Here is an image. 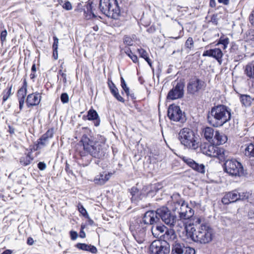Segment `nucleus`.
I'll list each match as a JSON object with an SVG mask.
<instances>
[{"instance_id": "1", "label": "nucleus", "mask_w": 254, "mask_h": 254, "mask_svg": "<svg viewBox=\"0 0 254 254\" xmlns=\"http://www.w3.org/2000/svg\"><path fill=\"white\" fill-rule=\"evenodd\" d=\"M160 218L168 226L175 228L177 231H180L184 225L183 222L177 219V217L171 214L167 207L163 206L157 209L156 211L146 212L142 219H138L136 222H141L147 227L148 225H153L159 222Z\"/></svg>"}, {"instance_id": "2", "label": "nucleus", "mask_w": 254, "mask_h": 254, "mask_svg": "<svg viewBox=\"0 0 254 254\" xmlns=\"http://www.w3.org/2000/svg\"><path fill=\"white\" fill-rule=\"evenodd\" d=\"M80 142L82 144L76 146V153L80 156V159L85 161L86 165L90 162V156L100 158L104 156L105 151L103 145L104 144L94 140L91 135L83 134Z\"/></svg>"}, {"instance_id": "3", "label": "nucleus", "mask_w": 254, "mask_h": 254, "mask_svg": "<svg viewBox=\"0 0 254 254\" xmlns=\"http://www.w3.org/2000/svg\"><path fill=\"white\" fill-rule=\"evenodd\" d=\"M186 235L193 241L201 244H206L212 240L213 230L208 224H201L197 227V231L192 225L185 226Z\"/></svg>"}, {"instance_id": "4", "label": "nucleus", "mask_w": 254, "mask_h": 254, "mask_svg": "<svg viewBox=\"0 0 254 254\" xmlns=\"http://www.w3.org/2000/svg\"><path fill=\"white\" fill-rule=\"evenodd\" d=\"M231 117V109L226 106L220 105L212 108L208 120L212 126L219 127L229 121Z\"/></svg>"}, {"instance_id": "5", "label": "nucleus", "mask_w": 254, "mask_h": 254, "mask_svg": "<svg viewBox=\"0 0 254 254\" xmlns=\"http://www.w3.org/2000/svg\"><path fill=\"white\" fill-rule=\"evenodd\" d=\"M173 197L175 198V199L173 200L172 205V210L178 213L181 219H188L191 218L194 214L193 210L190 207L188 204L180 198L179 195H174ZM177 219H178L177 218ZM180 220L184 222L181 219ZM183 223L184 225L182 228L186 226L185 223Z\"/></svg>"}, {"instance_id": "6", "label": "nucleus", "mask_w": 254, "mask_h": 254, "mask_svg": "<svg viewBox=\"0 0 254 254\" xmlns=\"http://www.w3.org/2000/svg\"><path fill=\"white\" fill-rule=\"evenodd\" d=\"M179 139L186 147L195 150L199 146V136L189 128L182 129L179 133Z\"/></svg>"}, {"instance_id": "7", "label": "nucleus", "mask_w": 254, "mask_h": 254, "mask_svg": "<svg viewBox=\"0 0 254 254\" xmlns=\"http://www.w3.org/2000/svg\"><path fill=\"white\" fill-rule=\"evenodd\" d=\"M201 152L210 157H217L220 160H224L228 156V152L224 148L206 144L201 146Z\"/></svg>"}, {"instance_id": "8", "label": "nucleus", "mask_w": 254, "mask_h": 254, "mask_svg": "<svg viewBox=\"0 0 254 254\" xmlns=\"http://www.w3.org/2000/svg\"><path fill=\"white\" fill-rule=\"evenodd\" d=\"M225 171L232 176L240 177L245 174L241 163L235 159H228L224 164Z\"/></svg>"}, {"instance_id": "9", "label": "nucleus", "mask_w": 254, "mask_h": 254, "mask_svg": "<svg viewBox=\"0 0 254 254\" xmlns=\"http://www.w3.org/2000/svg\"><path fill=\"white\" fill-rule=\"evenodd\" d=\"M170 251V244L161 240L153 241L149 247L150 254H169Z\"/></svg>"}, {"instance_id": "10", "label": "nucleus", "mask_w": 254, "mask_h": 254, "mask_svg": "<svg viewBox=\"0 0 254 254\" xmlns=\"http://www.w3.org/2000/svg\"><path fill=\"white\" fill-rule=\"evenodd\" d=\"M146 227L141 222H135L131 225L130 230L136 241L139 244L142 243L145 239Z\"/></svg>"}, {"instance_id": "11", "label": "nucleus", "mask_w": 254, "mask_h": 254, "mask_svg": "<svg viewBox=\"0 0 254 254\" xmlns=\"http://www.w3.org/2000/svg\"><path fill=\"white\" fill-rule=\"evenodd\" d=\"M249 197V193L247 192H238L237 190L232 191L226 193L222 199V202L224 204H228L240 200H245Z\"/></svg>"}, {"instance_id": "12", "label": "nucleus", "mask_w": 254, "mask_h": 254, "mask_svg": "<svg viewBox=\"0 0 254 254\" xmlns=\"http://www.w3.org/2000/svg\"><path fill=\"white\" fill-rule=\"evenodd\" d=\"M206 86V83L202 80L197 77L190 79L187 85L188 93L194 94L200 90L205 89Z\"/></svg>"}, {"instance_id": "13", "label": "nucleus", "mask_w": 254, "mask_h": 254, "mask_svg": "<svg viewBox=\"0 0 254 254\" xmlns=\"http://www.w3.org/2000/svg\"><path fill=\"white\" fill-rule=\"evenodd\" d=\"M169 118L175 122H183L185 120V115L178 106L170 105L168 109Z\"/></svg>"}, {"instance_id": "14", "label": "nucleus", "mask_w": 254, "mask_h": 254, "mask_svg": "<svg viewBox=\"0 0 254 254\" xmlns=\"http://www.w3.org/2000/svg\"><path fill=\"white\" fill-rule=\"evenodd\" d=\"M184 83L178 82L168 93L167 98L168 100H176L182 98L184 96Z\"/></svg>"}, {"instance_id": "15", "label": "nucleus", "mask_w": 254, "mask_h": 254, "mask_svg": "<svg viewBox=\"0 0 254 254\" xmlns=\"http://www.w3.org/2000/svg\"><path fill=\"white\" fill-rule=\"evenodd\" d=\"M163 240L162 241H166L170 246L171 245L172 249L173 248V246L176 244H179L181 243L175 232L173 229L167 230L165 233L162 235Z\"/></svg>"}, {"instance_id": "16", "label": "nucleus", "mask_w": 254, "mask_h": 254, "mask_svg": "<svg viewBox=\"0 0 254 254\" xmlns=\"http://www.w3.org/2000/svg\"><path fill=\"white\" fill-rule=\"evenodd\" d=\"M172 254H195V250L190 247H185L184 244L180 243L173 246Z\"/></svg>"}, {"instance_id": "17", "label": "nucleus", "mask_w": 254, "mask_h": 254, "mask_svg": "<svg viewBox=\"0 0 254 254\" xmlns=\"http://www.w3.org/2000/svg\"><path fill=\"white\" fill-rule=\"evenodd\" d=\"M223 55L221 50L218 48L206 50L202 54L203 57H209L215 59L220 64L221 63Z\"/></svg>"}, {"instance_id": "18", "label": "nucleus", "mask_w": 254, "mask_h": 254, "mask_svg": "<svg viewBox=\"0 0 254 254\" xmlns=\"http://www.w3.org/2000/svg\"><path fill=\"white\" fill-rule=\"evenodd\" d=\"M84 17L86 20L91 19L96 17L94 12L93 0H89L84 6L83 9Z\"/></svg>"}, {"instance_id": "19", "label": "nucleus", "mask_w": 254, "mask_h": 254, "mask_svg": "<svg viewBox=\"0 0 254 254\" xmlns=\"http://www.w3.org/2000/svg\"><path fill=\"white\" fill-rule=\"evenodd\" d=\"M183 161L193 170L201 173H204L205 166L202 164H198L195 162L193 160L187 157L183 158Z\"/></svg>"}, {"instance_id": "20", "label": "nucleus", "mask_w": 254, "mask_h": 254, "mask_svg": "<svg viewBox=\"0 0 254 254\" xmlns=\"http://www.w3.org/2000/svg\"><path fill=\"white\" fill-rule=\"evenodd\" d=\"M41 98L40 94L37 92L29 94L26 100L27 107L36 106L39 105L41 101Z\"/></svg>"}, {"instance_id": "21", "label": "nucleus", "mask_w": 254, "mask_h": 254, "mask_svg": "<svg viewBox=\"0 0 254 254\" xmlns=\"http://www.w3.org/2000/svg\"><path fill=\"white\" fill-rule=\"evenodd\" d=\"M53 136V131L52 129L48 130L38 140L37 145V149L41 148L45 146L49 143V139Z\"/></svg>"}, {"instance_id": "22", "label": "nucleus", "mask_w": 254, "mask_h": 254, "mask_svg": "<svg viewBox=\"0 0 254 254\" xmlns=\"http://www.w3.org/2000/svg\"><path fill=\"white\" fill-rule=\"evenodd\" d=\"M131 195V200L132 202L136 203L145 197V193L142 190H139L136 187H133L129 190Z\"/></svg>"}, {"instance_id": "23", "label": "nucleus", "mask_w": 254, "mask_h": 254, "mask_svg": "<svg viewBox=\"0 0 254 254\" xmlns=\"http://www.w3.org/2000/svg\"><path fill=\"white\" fill-rule=\"evenodd\" d=\"M83 119L93 121L94 126L96 127H98L100 125V120L98 114L95 110L92 109L88 111L87 116H84Z\"/></svg>"}, {"instance_id": "24", "label": "nucleus", "mask_w": 254, "mask_h": 254, "mask_svg": "<svg viewBox=\"0 0 254 254\" xmlns=\"http://www.w3.org/2000/svg\"><path fill=\"white\" fill-rule=\"evenodd\" d=\"M244 73L248 78V80L251 81L252 85L254 86V61L246 65Z\"/></svg>"}, {"instance_id": "25", "label": "nucleus", "mask_w": 254, "mask_h": 254, "mask_svg": "<svg viewBox=\"0 0 254 254\" xmlns=\"http://www.w3.org/2000/svg\"><path fill=\"white\" fill-rule=\"evenodd\" d=\"M111 3L110 0H100L99 7L101 12L108 17H110V6Z\"/></svg>"}, {"instance_id": "26", "label": "nucleus", "mask_w": 254, "mask_h": 254, "mask_svg": "<svg viewBox=\"0 0 254 254\" xmlns=\"http://www.w3.org/2000/svg\"><path fill=\"white\" fill-rule=\"evenodd\" d=\"M110 173H108V174H107L104 172L96 176L94 180V182L96 184L102 185L108 181L110 178Z\"/></svg>"}, {"instance_id": "27", "label": "nucleus", "mask_w": 254, "mask_h": 254, "mask_svg": "<svg viewBox=\"0 0 254 254\" xmlns=\"http://www.w3.org/2000/svg\"><path fill=\"white\" fill-rule=\"evenodd\" d=\"M214 142L217 145L223 144L227 140V137L223 133L216 131L214 135Z\"/></svg>"}, {"instance_id": "28", "label": "nucleus", "mask_w": 254, "mask_h": 254, "mask_svg": "<svg viewBox=\"0 0 254 254\" xmlns=\"http://www.w3.org/2000/svg\"><path fill=\"white\" fill-rule=\"evenodd\" d=\"M75 246L79 250L89 251L93 254L96 253L97 251L96 248L91 245H87L84 243H78Z\"/></svg>"}, {"instance_id": "29", "label": "nucleus", "mask_w": 254, "mask_h": 254, "mask_svg": "<svg viewBox=\"0 0 254 254\" xmlns=\"http://www.w3.org/2000/svg\"><path fill=\"white\" fill-rule=\"evenodd\" d=\"M240 99L242 105L245 107H250L254 101V98L247 94L241 95Z\"/></svg>"}, {"instance_id": "30", "label": "nucleus", "mask_w": 254, "mask_h": 254, "mask_svg": "<svg viewBox=\"0 0 254 254\" xmlns=\"http://www.w3.org/2000/svg\"><path fill=\"white\" fill-rule=\"evenodd\" d=\"M166 229V227L164 226H153L152 227L151 231L152 235L154 237L156 238H158L159 237H162V235H160L161 234L163 233L165 231V230Z\"/></svg>"}, {"instance_id": "31", "label": "nucleus", "mask_w": 254, "mask_h": 254, "mask_svg": "<svg viewBox=\"0 0 254 254\" xmlns=\"http://www.w3.org/2000/svg\"><path fill=\"white\" fill-rule=\"evenodd\" d=\"M202 133L204 137L208 141H210L213 140V137L214 136V129L210 127H206L202 130Z\"/></svg>"}, {"instance_id": "32", "label": "nucleus", "mask_w": 254, "mask_h": 254, "mask_svg": "<svg viewBox=\"0 0 254 254\" xmlns=\"http://www.w3.org/2000/svg\"><path fill=\"white\" fill-rule=\"evenodd\" d=\"M33 160V157L31 156V153H28L20 158V163L23 166H27L29 165L31 161Z\"/></svg>"}, {"instance_id": "33", "label": "nucleus", "mask_w": 254, "mask_h": 254, "mask_svg": "<svg viewBox=\"0 0 254 254\" xmlns=\"http://www.w3.org/2000/svg\"><path fill=\"white\" fill-rule=\"evenodd\" d=\"M245 154L249 157H254V143H250L245 149Z\"/></svg>"}, {"instance_id": "34", "label": "nucleus", "mask_w": 254, "mask_h": 254, "mask_svg": "<svg viewBox=\"0 0 254 254\" xmlns=\"http://www.w3.org/2000/svg\"><path fill=\"white\" fill-rule=\"evenodd\" d=\"M112 11H113V13H112V24L114 25L117 24V26H120L121 24V23L120 21H118V22H117L116 19L120 14V10L119 8H117V9L115 8Z\"/></svg>"}, {"instance_id": "35", "label": "nucleus", "mask_w": 254, "mask_h": 254, "mask_svg": "<svg viewBox=\"0 0 254 254\" xmlns=\"http://www.w3.org/2000/svg\"><path fill=\"white\" fill-rule=\"evenodd\" d=\"M12 88V85H10L9 87H8L7 91H4L3 92V95L2 97V100L3 102L6 101L8 98L9 97V96L11 94V89Z\"/></svg>"}, {"instance_id": "36", "label": "nucleus", "mask_w": 254, "mask_h": 254, "mask_svg": "<svg viewBox=\"0 0 254 254\" xmlns=\"http://www.w3.org/2000/svg\"><path fill=\"white\" fill-rule=\"evenodd\" d=\"M77 208L79 212L85 217L88 218V214L86 210L83 206L80 203L77 205Z\"/></svg>"}, {"instance_id": "37", "label": "nucleus", "mask_w": 254, "mask_h": 254, "mask_svg": "<svg viewBox=\"0 0 254 254\" xmlns=\"http://www.w3.org/2000/svg\"><path fill=\"white\" fill-rule=\"evenodd\" d=\"M229 40L228 38H220L219 39V41L218 43L217 44V45H218L219 44L223 45V49H225L227 48V45L229 44Z\"/></svg>"}, {"instance_id": "38", "label": "nucleus", "mask_w": 254, "mask_h": 254, "mask_svg": "<svg viewBox=\"0 0 254 254\" xmlns=\"http://www.w3.org/2000/svg\"><path fill=\"white\" fill-rule=\"evenodd\" d=\"M193 40L191 37H189L185 43L186 48L191 49L193 47Z\"/></svg>"}, {"instance_id": "39", "label": "nucleus", "mask_w": 254, "mask_h": 254, "mask_svg": "<svg viewBox=\"0 0 254 254\" xmlns=\"http://www.w3.org/2000/svg\"><path fill=\"white\" fill-rule=\"evenodd\" d=\"M62 7L66 10H70L72 8L71 3L68 0H64V3L62 5Z\"/></svg>"}, {"instance_id": "40", "label": "nucleus", "mask_w": 254, "mask_h": 254, "mask_svg": "<svg viewBox=\"0 0 254 254\" xmlns=\"http://www.w3.org/2000/svg\"><path fill=\"white\" fill-rule=\"evenodd\" d=\"M61 100L63 104H65L69 101V97L66 93H63L61 95Z\"/></svg>"}, {"instance_id": "41", "label": "nucleus", "mask_w": 254, "mask_h": 254, "mask_svg": "<svg viewBox=\"0 0 254 254\" xmlns=\"http://www.w3.org/2000/svg\"><path fill=\"white\" fill-rule=\"evenodd\" d=\"M112 94H113L115 98L119 101L122 102H124V98L117 92H116V90L112 88Z\"/></svg>"}, {"instance_id": "42", "label": "nucleus", "mask_w": 254, "mask_h": 254, "mask_svg": "<svg viewBox=\"0 0 254 254\" xmlns=\"http://www.w3.org/2000/svg\"><path fill=\"white\" fill-rule=\"evenodd\" d=\"M27 94V89L20 88L17 92L18 97H25Z\"/></svg>"}, {"instance_id": "43", "label": "nucleus", "mask_w": 254, "mask_h": 254, "mask_svg": "<svg viewBox=\"0 0 254 254\" xmlns=\"http://www.w3.org/2000/svg\"><path fill=\"white\" fill-rule=\"evenodd\" d=\"M125 44L128 46H132L133 44V41L132 39L128 36H125L124 39Z\"/></svg>"}, {"instance_id": "44", "label": "nucleus", "mask_w": 254, "mask_h": 254, "mask_svg": "<svg viewBox=\"0 0 254 254\" xmlns=\"http://www.w3.org/2000/svg\"><path fill=\"white\" fill-rule=\"evenodd\" d=\"M138 52L140 57L145 59L148 56L147 53L144 49L140 48L138 49Z\"/></svg>"}, {"instance_id": "45", "label": "nucleus", "mask_w": 254, "mask_h": 254, "mask_svg": "<svg viewBox=\"0 0 254 254\" xmlns=\"http://www.w3.org/2000/svg\"><path fill=\"white\" fill-rule=\"evenodd\" d=\"M7 34V31L6 30H4L1 32L0 38L2 42L6 40Z\"/></svg>"}, {"instance_id": "46", "label": "nucleus", "mask_w": 254, "mask_h": 254, "mask_svg": "<svg viewBox=\"0 0 254 254\" xmlns=\"http://www.w3.org/2000/svg\"><path fill=\"white\" fill-rule=\"evenodd\" d=\"M53 39H54V43L53 45V49H58V48L59 39L56 36H54L53 37Z\"/></svg>"}, {"instance_id": "47", "label": "nucleus", "mask_w": 254, "mask_h": 254, "mask_svg": "<svg viewBox=\"0 0 254 254\" xmlns=\"http://www.w3.org/2000/svg\"><path fill=\"white\" fill-rule=\"evenodd\" d=\"M202 221V219L201 218L197 217L194 219L193 222V225H195V226H197V225H201V222Z\"/></svg>"}, {"instance_id": "48", "label": "nucleus", "mask_w": 254, "mask_h": 254, "mask_svg": "<svg viewBox=\"0 0 254 254\" xmlns=\"http://www.w3.org/2000/svg\"><path fill=\"white\" fill-rule=\"evenodd\" d=\"M249 20L252 25L254 27V7L249 16Z\"/></svg>"}, {"instance_id": "49", "label": "nucleus", "mask_w": 254, "mask_h": 254, "mask_svg": "<svg viewBox=\"0 0 254 254\" xmlns=\"http://www.w3.org/2000/svg\"><path fill=\"white\" fill-rule=\"evenodd\" d=\"M46 164L44 162H40L38 164V168L40 170H44L46 168Z\"/></svg>"}, {"instance_id": "50", "label": "nucleus", "mask_w": 254, "mask_h": 254, "mask_svg": "<svg viewBox=\"0 0 254 254\" xmlns=\"http://www.w3.org/2000/svg\"><path fill=\"white\" fill-rule=\"evenodd\" d=\"M122 86L126 92L127 95L129 93V88L127 86V85L125 82V81L123 79V82H122Z\"/></svg>"}, {"instance_id": "51", "label": "nucleus", "mask_w": 254, "mask_h": 254, "mask_svg": "<svg viewBox=\"0 0 254 254\" xmlns=\"http://www.w3.org/2000/svg\"><path fill=\"white\" fill-rule=\"evenodd\" d=\"M71 239L72 240H75L77 237V233L75 231H70V232Z\"/></svg>"}, {"instance_id": "52", "label": "nucleus", "mask_w": 254, "mask_h": 254, "mask_svg": "<svg viewBox=\"0 0 254 254\" xmlns=\"http://www.w3.org/2000/svg\"><path fill=\"white\" fill-rule=\"evenodd\" d=\"M128 57L131 59V60L132 61V62L133 63H136L137 62L138 58L136 55H133L132 53V54L129 55V56Z\"/></svg>"}, {"instance_id": "53", "label": "nucleus", "mask_w": 254, "mask_h": 254, "mask_svg": "<svg viewBox=\"0 0 254 254\" xmlns=\"http://www.w3.org/2000/svg\"><path fill=\"white\" fill-rule=\"evenodd\" d=\"M53 57L55 60H57L58 58V49H53Z\"/></svg>"}, {"instance_id": "54", "label": "nucleus", "mask_w": 254, "mask_h": 254, "mask_svg": "<svg viewBox=\"0 0 254 254\" xmlns=\"http://www.w3.org/2000/svg\"><path fill=\"white\" fill-rule=\"evenodd\" d=\"M27 244L30 246L34 244V240L31 237H29L27 239Z\"/></svg>"}, {"instance_id": "55", "label": "nucleus", "mask_w": 254, "mask_h": 254, "mask_svg": "<svg viewBox=\"0 0 254 254\" xmlns=\"http://www.w3.org/2000/svg\"><path fill=\"white\" fill-rule=\"evenodd\" d=\"M124 51H125V53L128 56H129V55L130 54H132V52L131 51H130V50L128 48H126L124 49Z\"/></svg>"}, {"instance_id": "56", "label": "nucleus", "mask_w": 254, "mask_h": 254, "mask_svg": "<svg viewBox=\"0 0 254 254\" xmlns=\"http://www.w3.org/2000/svg\"><path fill=\"white\" fill-rule=\"evenodd\" d=\"M19 103L24 104L25 102V98L23 97H18Z\"/></svg>"}, {"instance_id": "57", "label": "nucleus", "mask_w": 254, "mask_h": 254, "mask_svg": "<svg viewBox=\"0 0 254 254\" xmlns=\"http://www.w3.org/2000/svg\"><path fill=\"white\" fill-rule=\"evenodd\" d=\"M218 1L219 3H222L225 5L228 4L229 2V0H218Z\"/></svg>"}, {"instance_id": "58", "label": "nucleus", "mask_w": 254, "mask_h": 254, "mask_svg": "<svg viewBox=\"0 0 254 254\" xmlns=\"http://www.w3.org/2000/svg\"><path fill=\"white\" fill-rule=\"evenodd\" d=\"M61 76L63 78V82L64 83H66V74L64 73H62Z\"/></svg>"}, {"instance_id": "59", "label": "nucleus", "mask_w": 254, "mask_h": 254, "mask_svg": "<svg viewBox=\"0 0 254 254\" xmlns=\"http://www.w3.org/2000/svg\"><path fill=\"white\" fill-rule=\"evenodd\" d=\"M209 4H210V6L212 7H215V5H216L215 0H210Z\"/></svg>"}, {"instance_id": "60", "label": "nucleus", "mask_w": 254, "mask_h": 254, "mask_svg": "<svg viewBox=\"0 0 254 254\" xmlns=\"http://www.w3.org/2000/svg\"><path fill=\"white\" fill-rule=\"evenodd\" d=\"M85 232L83 231V230H81L79 232V236L80 237L82 238H84L85 237Z\"/></svg>"}, {"instance_id": "61", "label": "nucleus", "mask_w": 254, "mask_h": 254, "mask_svg": "<svg viewBox=\"0 0 254 254\" xmlns=\"http://www.w3.org/2000/svg\"><path fill=\"white\" fill-rule=\"evenodd\" d=\"M88 219V224L91 226L93 225L94 224V221L89 217L88 216V218H87Z\"/></svg>"}, {"instance_id": "62", "label": "nucleus", "mask_w": 254, "mask_h": 254, "mask_svg": "<svg viewBox=\"0 0 254 254\" xmlns=\"http://www.w3.org/2000/svg\"><path fill=\"white\" fill-rule=\"evenodd\" d=\"M145 60L148 63V64L150 65V67L152 66V63L151 62V61L148 56H147V58H145Z\"/></svg>"}, {"instance_id": "63", "label": "nucleus", "mask_w": 254, "mask_h": 254, "mask_svg": "<svg viewBox=\"0 0 254 254\" xmlns=\"http://www.w3.org/2000/svg\"><path fill=\"white\" fill-rule=\"evenodd\" d=\"M9 132L10 133L12 134L14 133V128L11 126H8Z\"/></svg>"}, {"instance_id": "64", "label": "nucleus", "mask_w": 254, "mask_h": 254, "mask_svg": "<svg viewBox=\"0 0 254 254\" xmlns=\"http://www.w3.org/2000/svg\"><path fill=\"white\" fill-rule=\"evenodd\" d=\"M1 254H11V251L9 250H6Z\"/></svg>"}]
</instances>
